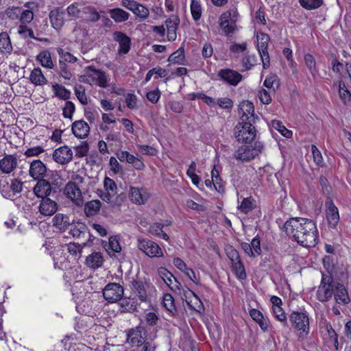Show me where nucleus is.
Instances as JSON below:
<instances>
[{
    "mask_svg": "<svg viewBox=\"0 0 351 351\" xmlns=\"http://www.w3.org/2000/svg\"><path fill=\"white\" fill-rule=\"evenodd\" d=\"M163 225L160 223H155L149 228V232L154 235L161 237L163 239L168 241L169 237L167 233L162 230Z\"/></svg>",
    "mask_w": 351,
    "mask_h": 351,
    "instance_id": "39",
    "label": "nucleus"
},
{
    "mask_svg": "<svg viewBox=\"0 0 351 351\" xmlns=\"http://www.w3.org/2000/svg\"><path fill=\"white\" fill-rule=\"evenodd\" d=\"M335 299L337 303L347 304L350 302L348 290L346 287L339 282L335 283Z\"/></svg>",
    "mask_w": 351,
    "mask_h": 351,
    "instance_id": "23",
    "label": "nucleus"
},
{
    "mask_svg": "<svg viewBox=\"0 0 351 351\" xmlns=\"http://www.w3.org/2000/svg\"><path fill=\"white\" fill-rule=\"evenodd\" d=\"M21 14V8L18 7H13L11 9H8L6 11V15L8 18L15 20V19H20V15Z\"/></svg>",
    "mask_w": 351,
    "mask_h": 351,
    "instance_id": "61",
    "label": "nucleus"
},
{
    "mask_svg": "<svg viewBox=\"0 0 351 351\" xmlns=\"http://www.w3.org/2000/svg\"><path fill=\"white\" fill-rule=\"evenodd\" d=\"M191 12L193 19L198 21L202 16V7L199 1L192 0L191 3Z\"/></svg>",
    "mask_w": 351,
    "mask_h": 351,
    "instance_id": "44",
    "label": "nucleus"
},
{
    "mask_svg": "<svg viewBox=\"0 0 351 351\" xmlns=\"http://www.w3.org/2000/svg\"><path fill=\"white\" fill-rule=\"evenodd\" d=\"M132 289L136 293L141 302L147 300V292L142 281L134 280L132 281Z\"/></svg>",
    "mask_w": 351,
    "mask_h": 351,
    "instance_id": "30",
    "label": "nucleus"
},
{
    "mask_svg": "<svg viewBox=\"0 0 351 351\" xmlns=\"http://www.w3.org/2000/svg\"><path fill=\"white\" fill-rule=\"evenodd\" d=\"M180 19L176 18L174 20L169 19L166 21V25L167 28V37L169 41H173L176 38V29L179 25Z\"/></svg>",
    "mask_w": 351,
    "mask_h": 351,
    "instance_id": "28",
    "label": "nucleus"
},
{
    "mask_svg": "<svg viewBox=\"0 0 351 351\" xmlns=\"http://www.w3.org/2000/svg\"><path fill=\"white\" fill-rule=\"evenodd\" d=\"M59 66L61 75L66 80H70L72 75L71 73L67 69V65L66 62L60 60L59 61Z\"/></svg>",
    "mask_w": 351,
    "mask_h": 351,
    "instance_id": "62",
    "label": "nucleus"
},
{
    "mask_svg": "<svg viewBox=\"0 0 351 351\" xmlns=\"http://www.w3.org/2000/svg\"><path fill=\"white\" fill-rule=\"evenodd\" d=\"M254 202V200L251 197L243 198L238 208L241 212L244 213H247L253 210Z\"/></svg>",
    "mask_w": 351,
    "mask_h": 351,
    "instance_id": "46",
    "label": "nucleus"
},
{
    "mask_svg": "<svg viewBox=\"0 0 351 351\" xmlns=\"http://www.w3.org/2000/svg\"><path fill=\"white\" fill-rule=\"evenodd\" d=\"M273 312L276 318L283 323L284 326H287V317L282 308L280 306L273 308Z\"/></svg>",
    "mask_w": 351,
    "mask_h": 351,
    "instance_id": "54",
    "label": "nucleus"
},
{
    "mask_svg": "<svg viewBox=\"0 0 351 351\" xmlns=\"http://www.w3.org/2000/svg\"><path fill=\"white\" fill-rule=\"evenodd\" d=\"M304 62L311 75L315 77L318 71L316 68V62L314 57L311 54L307 53L304 56Z\"/></svg>",
    "mask_w": 351,
    "mask_h": 351,
    "instance_id": "42",
    "label": "nucleus"
},
{
    "mask_svg": "<svg viewBox=\"0 0 351 351\" xmlns=\"http://www.w3.org/2000/svg\"><path fill=\"white\" fill-rule=\"evenodd\" d=\"M123 295V287L119 283L111 282L106 285L103 295L108 302H115L120 300Z\"/></svg>",
    "mask_w": 351,
    "mask_h": 351,
    "instance_id": "7",
    "label": "nucleus"
},
{
    "mask_svg": "<svg viewBox=\"0 0 351 351\" xmlns=\"http://www.w3.org/2000/svg\"><path fill=\"white\" fill-rule=\"evenodd\" d=\"M58 53L61 56V58L63 59L62 61L69 62H75L77 60V58L73 56L71 53L69 52H64V50L61 48H59L58 49Z\"/></svg>",
    "mask_w": 351,
    "mask_h": 351,
    "instance_id": "63",
    "label": "nucleus"
},
{
    "mask_svg": "<svg viewBox=\"0 0 351 351\" xmlns=\"http://www.w3.org/2000/svg\"><path fill=\"white\" fill-rule=\"evenodd\" d=\"M86 245V243H83L82 245L75 243H70L68 245V251L75 256H78V258L81 257L82 249L84 246Z\"/></svg>",
    "mask_w": 351,
    "mask_h": 351,
    "instance_id": "47",
    "label": "nucleus"
},
{
    "mask_svg": "<svg viewBox=\"0 0 351 351\" xmlns=\"http://www.w3.org/2000/svg\"><path fill=\"white\" fill-rule=\"evenodd\" d=\"M34 19V13L30 10H21L20 21L22 23H29Z\"/></svg>",
    "mask_w": 351,
    "mask_h": 351,
    "instance_id": "58",
    "label": "nucleus"
},
{
    "mask_svg": "<svg viewBox=\"0 0 351 351\" xmlns=\"http://www.w3.org/2000/svg\"><path fill=\"white\" fill-rule=\"evenodd\" d=\"M84 13L87 14L86 20L90 22H97L101 18L99 12L96 10L95 8L93 6H88L84 8Z\"/></svg>",
    "mask_w": 351,
    "mask_h": 351,
    "instance_id": "40",
    "label": "nucleus"
},
{
    "mask_svg": "<svg viewBox=\"0 0 351 351\" xmlns=\"http://www.w3.org/2000/svg\"><path fill=\"white\" fill-rule=\"evenodd\" d=\"M235 21L236 20H231L230 22H228L226 24H223V26H220L226 35L229 36L234 33L236 29Z\"/></svg>",
    "mask_w": 351,
    "mask_h": 351,
    "instance_id": "59",
    "label": "nucleus"
},
{
    "mask_svg": "<svg viewBox=\"0 0 351 351\" xmlns=\"http://www.w3.org/2000/svg\"><path fill=\"white\" fill-rule=\"evenodd\" d=\"M47 171V167L40 160H34L30 164L29 176L34 180L43 178Z\"/></svg>",
    "mask_w": 351,
    "mask_h": 351,
    "instance_id": "21",
    "label": "nucleus"
},
{
    "mask_svg": "<svg viewBox=\"0 0 351 351\" xmlns=\"http://www.w3.org/2000/svg\"><path fill=\"white\" fill-rule=\"evenodd\" d=\"M335 283L330 274H322V278L317 290V299L320 302L328 301L334 295Z\"/></svg>",
    "mask_w": 351,
    "mask_h": 351,
    "instance_id": "4",
    "label": "nucleus"
},
{
    "mask_svg": "<svg viewBox=\"0 0 351 351\" xmlns=\"http://www.w3.org/2000/svg\"><path fill=\"white\" fill-rule=\"evenodd\" d=\"M75 156L77 158H82L88 154L89 150V145L86 141H83L80 145L75 147Z\"/></svg>",
    "mask_w": 351,
    "mask_h": 351,
    "instance_id": "49",
    "label": "nucleus"
},
{
    "mask_svg": "<svg viewBox=\"0 0 351 351\" xmlns=\"http://www.w3.org/2000/svg\"><path fill=\"white\" fill-rule=\"evenodd\" d=\"M53 226L61 231L65 230L70 226L69 217L63 214H57L52 220Z\"/></svg>",
    "mask_w": 351,
    "mask_h": 351,
    "instance_id": "29",
    "label": "nucleus"
},
{
    "mask_svg": "<svg viewBox=\"0 0 351 351\" xmlns=\"http://www.w3.org/2000/svg\"><path fill=\"white\" fill-rule=\"evenodd\" d=\"M29 79L36 86H42L46 84L47 82V79L43 74L40 68H35L32 71Z\"/></svg>",
    "mask_w": 351,
    "mask_h": 351,
    "instance_id": "32",
    "label": "nucleus"
},
{
    "mask_svg": "<svg viewBox=\"0 0 351 351\" xmlns=\"http://www.w3.org/2000/svg\"><path fill=\"white\" fill-rule=\"evenodd\" d=\"M63 191L66 197L70 199L76 206H82L84 204L81 190L75 182H69L65 185Z\"/></svg>",
    "mask_w": 351,
    "mask_h": 351,
    "instance_id": "10",
    "label": "nucleus"
},
{
    "mask_svg": "<svg viewBox=\"0 0 351 351\" xmlns=\"http://www.w3.org/2000/svg\"><path fill=\"white\" fill-rule=\"evenodd\" d=\"M250 245L253 252L256 254V256L261 254L262 250L261 248V240L258 236L255 237L252 240Z\"/></svg>",
    "mask_w": 351,
    "mask_h": 351,
    "instance_id": "60",
    "label": "nucleus"
},
{
    "mask_svg": "<svg viewBox=\"0 0 351 351\" xmlns=\"http://www.w3.org/2000/svg\"><path fill=\"white\" fill-rule=\"evenodd\" d=\"M64 14L63 11H60L59 9L51 10L49 13V19L52 26L58 29L60 28L64 24Z\"/></svg>",
    "mask_w": 351,
    "mask_h": 351,
    "instance_id": "26",
    "label": "nucleus"
},
{
    "mask_svg": "<svg viewBox=\"0 0 351 351\" xmlns=\"http://www.w3.org/2000/svg\"><path fill=\"white\" fill-rule=\"evenodd\" d=\"M226 252L230 260L231 263L235 262L236 261L240 260V255L238 251L232 246H229L226 249Z\"/></svg>",
    "mask_w": 351,
    "mask_h": 351,
    "instance_id": "57",
    "label": "nucleus"
},
{
    "mask_svg": "<svg viewBox=\"0 0 351 351\" xmlns=\"http://www.w3.org/2000/svg\"><path fill=\"white\" fill-rule=\"evenodd\" d=\"M10 188L14 194L19 193L23 190V182L18 179H13Z\"/></svg>",
    "mask_w": 351,
    "mask_h": 351,
    "instance_id": "64",
    "label": "nucleus"
},
{
    "mask_svg": "<svg viewBox=\"0 0 351 351\" xmlns=\"http://www.w3.org/2000/svg\"><path fill=\"white\" fill-rule=\"evenodd\" d=\"M101 203L99 199H94L84 204V213L87 217L96 215L100 210Z\"/></svg>",
    "mask_w": 351,
    "mask_h": 351,
    "instance_id": "27",
    "label": "nucleus"
},
{
    "mask_svg": "<svg viewBox=\"0 0 351 351\" xmlns=\"http://www.w3.org/2000/svg\"><path fill=\"white\" fill-rule=\"evenodd\" d=\"M75 93L80 101V102L83 104L86 105L88 103L87 97L85 93V88L83 86L79 85L78 86H75Z\"/></svg>",
    "mask_w": 351,
    "mask_h": 351,
    "instance_id": "51",
    "label": "nucleus"
},
{
    "mask_svg": "<svg viewBox=\"0 0 351 351\" xmlns=\"http://www.w3.org/2000/svg\"><path fill=\"white\" fill-rule=\"evenodd\" d=\"M121 4L123 7L132 11L136 15L142 19H146L149 15L148 9L141 4H138L134 1L122 0Z\"/></svg>",
    "mask_w": 351,
    "mask_h": 351,
    "instance_id": "16",
    "label": "nucleus"
},
{
    "mask_svg": "<svg viewBox=\"0 0 351 351\" xmlns=\"http://www.w3.org/2000/svg\"><path fill=\"white\" fill-rule=\"evenodd\" d=\"M261 143L255 141L254 145L245 144L238 148L235 153V158L241 162H248L258 156L263 149Z\"/></svg>",
    "mask_w": 351,
    "mask_h": 351,
    "instance_id": "3",
    "label": "nucleus"
},
{
    "mask_svg": "<svg viewBox=\"0 0 351 351\" xmlns=\"http://www.w3.org/2000/svg\"><path fill=\"white\" fill-rule=\"evenodd\" d=\"M104 259L100 252H95L86 258L85 263L87 267L91 269H97L103 265Z\"/></svg>",
    "mask_w": 351,
    "mask_h": 351,
    "instance_id": "24",
    "label": "nucleus"
},
{
    "mask_svg": "<svg viewBox=\"0 0 351 351\" xmlns=\"http://www.w3.org/2000/svg\"><path fill=\"white\" fill-rule=\"evenodd\" d=\"M16 165L17 159L12 155L7 156L0 160V169L5 173L12 171Z\"/></svg>",
    "mask_w": 351,
    "mask_h": 351,
    "instance_id": "25",
    "label": "nucleus"
},
{
    "mask_svg": "<svg viewBox=\"0 0 351 351\" xmlns=\"http://www.w3.org/2000/svg\"><path fill=\"white\" fill-rule=\"evenodd\" d=\"M129 196L130 200L136 204H144L149 198L148 193L143 189L130 186Z\"/></svg>",
    "mask_w": 351,
    "mask_h": 351,
    "instance_id": "18",
    "label": "nucleus"
},
{
    "mask_svg": "<svg viewBox=\"0 0 351 351\" xmlns=\"http://www.w3.org/2000/svg\"><path fill=\"white\" fill-rule=\"evenodd\" d=\"M250 315L251 317L258 324L259 326L263 331H266L267 330V323L260 311L252 308L250 311Z\"/></svg>",
    "mask_w": 351,
    "mask_h": 351,
    "instance_id": "33",
    "label": "nucleus"
},
{
    "mask_svg": "<svg viewBox=\"0 0 351 351\" xmlns=\"http://www.w3.org/2000/svg\"><path fill=\"white\" fill-rule=\"evenodd\" d=\"M236 12L228 10L223 13L219 17V25L223 26V24H226L228 22H230L231 20H235Z\"/></svg>",
    "mask_w": 351,
    "mask_h": 351,
    "instance_id": "55",
    "label": "nucleus"
},
{
    "mask_svg": "<svg viewBox=\"0 0 351 351\" xmlns=\"http://www.w3.org/2000/svg\"><path fill=\"white\" fill-rule=\"evenodd\" d=\"M84 77L91 78L92 81L95 82L100 87L106 88L108 86L106 73L99 69H96L93 66L86 67V76Z\"/></svg>",
    "mask_w": 351,
    "mask_h": 351,
    "instance_id": "12",
    "label": "nucleus"
},
{
    "mask_svg": "<svg viewBox=\"0 0 351 351\" xmlns=\"http://www.w3.org/2000/svg\"><path fill=\"white\" fill-rule=\"evenodd\" d=\"M184 59V49L183 47H180L176 51L171 53L168 58V62L175 64H182Z\"/></svg>",
    "mask_w": 351,
    "mask_h": 351,
    "instance_id": "38",
    "label": "nucleus"
},
{
    "mask_svg": "<svg viewBox=\"0 0 351 351\" xmlns=\"http://www.w3.org/2000/svg\"><path fill=\"white\" fill-rule=\"evenodd\" d=\"M75 105L72 101H66L63 108V116L65 118L72 119L73 114L75 112Z\"/></svg>",
    "mask_w": 351,
    "mask_h": 351,
    "instance_id": "53",
    "label": "nucleus"
},
{
    "mask_svg": "<svg viewBox=\"0 0 351 351\" xmlns=\"http://www.w3.org/2000/svg\"><path fill=\"white\" fill-rule=\"evenodd\" d=\"M325 206L328 223L330 228H335L339 221L338 208L330 199L326 201Z\"/></svg>",
    "mask_w": 351,
    "mask_h": 351,
    "instance_id": "11",
    "label": "nucleus"
},
{
    "mask_svg": "<svg viewBox=\"0 0 351 351\" xmlns=\"http://www.w3.org/2000/svg\"><path fill=\"white\" fill-rule=\"evenodd\" d=\"M239 112L241 114L242 121H247L255 119L254 107L253 103L249 101H243L239 106Z\"/></svg>",
    "mask_w": 351,
    "mask_h": 351,
    "instance_id": "20",
    "label": "nucleus"
},
{
    "mask_svg": "<svg viewBox=\"0 0 351 351\" xmlns=\"http://www.w3.org/2000/svg\"><path fill=\"white\" fill-rule=\"evenodd\" d=\"M147 332L142 326H138L132 329L128 335V340H130L133 346L141 347L145 341Z\"/></svg>",
    "mask_w": 351,
    "mask_h": 351,
    "instance_id": "15",
    "label": "nucleus"
},
{
    "mask_svg": "<svg viewBox=\"0 0 351 351\" xmlns=\"http://www.w3.org/2000/svg\"><path fill=\"white\" fill-rule=\"evenodd\" d=\"M58 210V204L49 197L43 198L39 205V212L44 216H51Z\"/></svg>",
    "mask_w": 351,
    "mask_h": 351,
    "instance_id": "17",
    "label": "nucleus"
},
{
    "mask_svg": "<svg viewBox=\"0 0 351 351\" xmlns=\"http://www.w3.org/2000/svg\"><path fill=\"white\" fill-rule=\"evenodd\" d=\"M87 230L86 226L84 223L77 222L76 224H71L70 233L75 238L83 237Z\"/></svg>",
    "mask_w": 351,
    "mask_h": 351,
    "instance_id": "36",
    "label": "nucleus"
},
{
    "mask_svg": "<svg viewBox=\"0 0 351 351\" xmlns=\"http://www.w3.org/2000/svg\"><path fill=\"white\" fill-rule=\"evenodd\" d=\"M164 307L173 315H177V309L174 304V299L169 293H166L163 296L162 302Z\"/></svg>",
    "mask_w": 351,
    "mask_h": 351,
    "instance_id": "34",
    "label": "nucleus"
},
{
    "mask_svg": "<svg viewBox=\"0 0 351 351\" xmlns=\"http://www.w3.org/2000/svg\"><path fill=\"white\" fill-rule=\"evenodd\" d=\"M232 265L236 276L241 280H245L247 278V275L241 260L232 262Z\"/></svg>",
    "mask_w": 351,
    "mask_h": 351,
    "instance_id": "37",
    "label": "nucleus"
},
{
    "mask_svg": "<svg viewBox=\"0 0 351 351\" xmlns=\"http://www.w3.org/2000/svg\"><path fill=\"white\" fill-rule=\"evenodd\" d=\"M271 125L274 128L279 131L282 136L286 138H290L292 136V132L287 129L278 120H273L271 121Z\"/></svg>",
    "mask_w": 351,
    "mask_h": 351,
    "instance_id": "45",
    "label": "nucleus"
},
{
    "mask_svg": "<svg viewBox=\"0 0 351 351\" xmlns=\"http://www.w3.org/2000/svg\"><path fill=\"white\" fill-rule=\"evenodd\" d=\"M34 193L37 197H49L58 192V188L53 187L50 182L45 179H39L33 189Z\"/></svg>",
    "mask_w": 351,
    "mask_h": 351,
    "instance_id": "9",
    "label": "nucleus"
},
{
    "mask_svg": "<svg viewBox=\"0 0 351 351\" xmlns=\"http://www.w3.org/2000/svg\"><path fill=\"white\" fill-rule=\"evenodd\" d=\"M114 39L119 43V53L126 54L129 52L131 40L125 34L121 32H115L114 33Z\"/></svg>",
    "mask_w": 351,
    "mask_h": 351,
    "instance_id": "22",
    "label": "nucleus"
},
{
    "mask_svg": "<svg viewBox=\"0 0 351 351\" xmlns=\"http://www.w3.org/2000/svg\"><path fill=\"white\" fill-rule=\"evenodd\" d=\"M269 40L270 38L269 35L265 33L261 32L257 34L258 50L261 56L263 62V67L264 69H267L270 64L269 53L267 51L268 43Z\"/></svg>",
    "mask_w": 351,
    "mask_h": 351,
    "instance_id": "6",
    "label": "nucleus"
},
{
    "mask_svg": "<svg viewBox=\"0 0 351 351\" xmlns=\"http://www.w3.org/2000/svg\"><path fill=\"white\" fill-rule=\"evenodd\" d=\"M71 130L73 134L79 138H84L88 136L90 132L88 124L83 121H75L72 123Z\"/></svg>",
    "mask_w": 351,
    "mask_h": 351,
    "instance_id": "19",
    "label": "nucleus"
},
{
    "mask_svg": "<svg viewBox=\"0 0 351 351\" xmlns=\"http://www.w3.org/2000/svg\"><path fill=\"white\" fill-rule=\"evenodd\" d=\"M154 73V75H157L160 77H165L167 75V71L164 69H162L160 66L153 68L152 69L149 70L146 75V77H145L146 82L150 80V79Z\"/></svg>",
    "mask_w": 351,
    "mask_h": 351,
    "instance_id": "48",
    "label": "nucleus"
},
{
    "mask_svg": "<svg viewBox=\"0 0 351 351\" xmlns=\"http://www.w3.org/2000/svg\"><path fill=\"white\" fill-rule=\"evenodd\" d=\"M289 320L293 326L303 332H309V319L304 312L293 311L289 315Z\"/></svg>",
    "mask_w": 351,
    "mask_h": 351,
    "instance_id": "5",
    "label": "nucleus"
},
{
    "mask_svg": "<svg viewBox=\"0 0 351 351\" xmlns=\"http://www.w3.org/2000/svg\"><path fill=\"white\" fill-rule=\"evenodd\" d=\"M256 130L250 121L239 123L235 128V137L239 142L252 144L256 138Z\"/></svg>",
    "mask_w": 351,
    "mask_h": 351,
    "instance_id": "2",
    "label": "nucleus"
},
{
    "mask_svg": "<svg viewBox=\"0 0 351 351\" xmlns=\"http://www.w3.org/2000/svg\"><path fill=\"white\" fill-rule=\"evenodd\" d=\"M53 89L57 90L56 95L60 98L66 100L70 97L71 93L65 87L56 84L53 86Z\"/></svg>",
    "mask_w": 351,
    "mask_h": 351,
    "instance_id": "52",
    "label": "nucleus"
},
{
    "mask_svg": "<svg viewBox=\"0 0 351 351\" xmlns=\"http://www.w3.org/2000/svg\"><path fill=\"white\" fill-rule=\"evenodd\" d=\"M339 94L340 98L344 103H346L347 100L350 99L351 94L342 81L339 82Z\"/></svg>",
    "mask_w": 351,
    "mask_h": 351,
    "instance_id": "50",
    "label": "nucleus"
},
{
    "mask_svg": "<svg viewBox=\"0 0 351 351\" xmlns=\"http://www.w3.org/2000/svg\"><path fill=\"white\" fill-rule=\"evenodd\" d=\"M53 158L59 164H67L73 159V152L66 145L60 147L53 152Z\"/></svg>",
    "mask_w": 351,
    "mask_h": 351,
    "instance_id": "14",
    "label": "nucleus"
},
{
    "mask_svg": "<svg viewBox=\"0 0 351 351\" xmlns=\"http://www.w3.org/2000/svg\"><path fill=\"white\" fill-rule=\"evenodd\" d=\"M300 5L305 9L315 10L323 4V0H299Z\"/></svg>",
    "mask_w": 351,
    "mask_h": 351,
    "instance_id": "43",
    "label": "nucleus"
},
{
    "mask_svg": "<svg viewBox=\"0 0 351 351\" xmlns=\"http://www.w3.org/2000/svg\"><path fill=\"white\" fill-rule=\"evenodd\" d=\"M138 247L149 257H160L163 256L162 251L160 246L155 242L145 239H138Z\"/></svg>",
    "mask_w": 351,
    "mask_h": 351,
    "instance_id": "8",
    "label": "nucleus"
},
{
    "mask_svg": "<svg viewBox=\"0 0 351 351\" xmlns=\"http://www.w3.org/2000/svg\"><path fill=\"white\" fill-rule=\"evenodd\" d=\"M217 75L232 86H237L242 80V75L239 72L230 69H221Z\"/></svg>",
    "mask_w": 351,
    "mask_h": 351,
    "instance_id": "13",
    "label": "nucleus"
},
{
    "mask_svg": "<svg viewBox=\"0 0 351 351\" xmlns=\"http://www.w3.org/2000/svg\"><path fill=\"white\" fill-rule=\"evenodd\" d=\"M284 229L287 234L292 235L298 243L304 247H314L317 243V226L311 219L291 218L285 222Z\"/></svg>",
    "mask_w": 351,
    "mask_h": 351,
    "instance_id": "1",
    "label": "nucleus"
},
{
    "mask_svg": "<svg viewBox=\"0 0 351 351\" xmlns=\"http://www.w3.org/2000/svg\"><path fill=\"white\" fill-rule=\"evenodd\" d=\"M37 60L40 61L41 65L48 69H52L53 67V63L51 60V53L48 51H44L40 52L37 56Z\"/></svg>",
    "mask_w": 351,
    "mask_h": 351,
    "instance_id": "35",
    "label": "nucleus"
},
{
    "mask_svg": "<svg viewBox=\"0 0 351 351\" xmlns=\"http://www.w3.org/2000/svg\"><path fill=\"white\" fill-rule=\"evenodd\" d=\"M12 49L10 39L6 33L0 34V51L10 52Z\"/></svg>",
    "mask_w": 351,
    "mask_h": 351,
    "instance_id": "41",
    "label": "nucleus"
},
{
    "mask_svg": "<svg viewBox=\"0 0 351 351\" xmlns=\"http://www.w3.org/2000/svg\"><path fill=\"white\" fill-rule=\"evenodd\" d=\"M108 13L116 23H122L127 21L130 15L128 12L119 8L109 10Z\"/></svg>",
    "mask_w": 351,
    "mask_h": 351,
    "instance_id": "31",
    "label": "nucleus"
},
{
    "mask_svg": "<svg viewBox=\"0 0 351 351\" xmlns=\"http://www.w3.org/2000/svg\"><path fill=\"white\" fill-rule=\"evenodd\" d=\"M108 250H110L112 252H121V247L117 237H110L108 242Z\"/></svg>",
    "mask_w": 351,
    "mask_h": 351,
    "instance_id": "56",
    "label": "nucleus"
}]
</instances>
